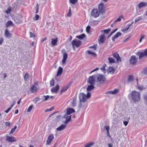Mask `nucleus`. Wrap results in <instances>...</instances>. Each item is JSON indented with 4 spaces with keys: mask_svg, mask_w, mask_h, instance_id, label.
Instances as JSON below:
<instances>
[{
    "mask_svg": "<svg viewBox=\"0 0 147 147\" xmlns=\"http://www.w3.org/2000/svg\"><path fill=\"white\" fill-rule=\"evenodd\" d=\"M105 78L102 75L97 74L89 77L88 82L90 84H94L96 82L99 84H103L105 81Z\"/></svg>",
    "mask_w": 147,
    "mask_h": 147,
    "instance_id": "obj_1",
    "label": "nucleus"
},
{
    "mask_svg": "<svg viewBox=\"0 0 147 147\" xmlns=\"http://www.w3.org/2000/svg\"><path fill=\"white\" fill-rule=\"evenodd\" d=\"M75 112L74 109L71 108H68L67 110V113L64 116V118H66L65 123L66 124L68 123L71 119V115H69L72 113Z\"/></svg>",
    "mask_w": 147,
    "mask_h": 147,
    "instance_id": "obj_2",
    "label": "nucleus"
},
{
    "mask_svg": "<svg viewBox=\"0 0 147 147\" xmlns=\"http://www.w3.org/2000/svg\"><path fill=\"white\" fill-rule=\"evenodd\" d=\"M131 96L135 102H138L140 100V94L139 92L133 91L131 93Z\"/></svg>",
    "mask_w": 147,
    "mask_h": 147,
    "instance_id": "obj_3",
    "label": "nucleus"
},
{
    "mask_svg": "<svg viewBox=\"0 0 147 147\" xmlns=\"http://www.w3.org/2000/svg\"><path fill=\"white\" fill-rule=\"evenodd\" d=\"M131 96L135 102H138L140 100V94L139 92L133 91L131 93Z\"/></svg>",
    "mask_w": 147,
    "mask_h": 147,
    "instance_id": "obj_4",
    "label": "nucleus"
},
{
    "mask_svg": "<svg viewBox=\"0 0 147 147\" xmlns=\"http://www.w3.org/2000/svg\"><path fill=\"white\" fill-rule=\"evenodd\" d=\"M82 44V42L79 40L74 39L72 42V45L73 50H75V47L78 48L80 47Z\"/></svg>",
    "mask_w": 147,
    "mask_h": 147,
    "instance_id": "obj_5",
    "label": "nucleus"
},
{
    "mask_svg": "<svg viewBox=\"0 0 147 147\" xmlns=\"http://www.w3.org/2000/svg\"><path fill=\"white\" fill-rule=\"evenodd\" d=\"M79 96L80 103L82 102H85L87 100L86 96L84 93H80Z\"/></svg>",
    "mask_w": 147,
    "mask_h": 147,
    "instance_id": "obj_6",
    "label": "nucleus"
},
{
    "mask_svg": "<svg viewBox=\"0 0 147 147\" xmlns=\"http://www.w3.org/2000/svg\"><path fill=\"white\" fill-rule=\"evenodd\" d=\"M137 55L139 57L140 59H141L144 56L147 57V49H145L143 52H138L136 53Z\"/></svg>",
    "mask_w": 147,
    "mask_h": 147,
    "instance_id": "obj_7",
    "label": "nucleus"
},
{
    "mask_svg": "<svg viewBox=\"0 0 147 147\" xmlns=\"http://www.w3.org/2000/svg\"><path fill=\"white\" fill-rule=\"evenodd\" d=\"M37 85V82H35L34 85H33L31 86L30 89L31 93H35L38 91V88L37 87L35 86Z\"/></svg>",
    "mask_w": 147,
    "mask_h": 147,
    "instance_id": "obj_8",
    "label": "nucleus"
},
{
    "mask_svg": "<svg viewBox=\"0 0 147 147\" xmlns=\"http://www.w3.org/2000/svg\"><path fill=\"white\" fill-rule=\"evenodd\" d=\"M99 11L97 9H93L91 13V16L94 18H96L98 17L100 15Z\"/></svg>",
    "mask_w": 147,
    "mask_h": 147,
    "instance_id": "obj_9",
    "label": "nucleus"
},
{
    "mask_svg": "<svg viewBox=\"0 0 147 147\" xmlns=\"http://www.w3.org/2000/svg\"><path fill=\"white\" fill-rule=\"evenodd\" d=\"M138 58H136L135 56H131L129 59V62L132 65L135 64L137 61Z\"/></svg>",
    "mask_w": 147,
    "mask_h": 147,
    "instance_id": "obj_10",
    "label": "nucleus"
},
{
    "mask_svg": "<svg viewBox=\"0 0 147 147\" xmlns=\"http://www.w3.org/2000/svg\"><path fill=\"white\" fill-rule=\"evenodd\" d=\"M6 141L9 142H14L17 141L16 139L13 136H6Z\"/></svg>",
    "mask_w": 147,
    "mask_h": 147,
    "instance_id": "obj_11",
    "label": "nucleus"
},
{
    "mask_svg": "<svg viewBox=\"0 0 147 147\" xmlns=\"http://www.w3.org/2000/svg\"><path fill=\"white\" fill-rule=\"evenodd\" d=\"M54 138V136L53 134H51L49 135L47 138V143L46 144V145H49L50 144L51 141Z\"/></svg>",
    "mask_w": 147,
    "mask_h": 147,
    "instance_id": "obj_12",
    "label": "nucleus"
},
{
    "mask_svg": "<svg viewBox=\"0 0 147 147\" xmlns=\"http://www.w3.org/2000/svg\"><path fill=\"white\" fill-rule=\"evenodd\" d=\"M98 8L99 9V11L101 13H105V10L104 6V4L102 3H100L98 6Z\"/></svg>",
    "mask_w": 147,
    "mask_h": 147,
    "instance_id": "obj_13",
    "label": "nucleus"
},
{
    "mask_svg": "<svg viewBox=\"0 0 147 147\" xmlns=\"http://www.w3.org/2000/svg\"><path fill=\"white\" fill-rule=\"evenodd\" d=\"M105 39V36L104 34L101 35L99 36V39L98 40L99 43H103L104 42Z\"/></svg>",
    "mask_w": 147,
    "mask_h": 147,
    "instance_id": "obj_14",
    "label": "nucleus"
},
{
    "mask_svg": "<svg viewBox=\"0 0 147 147\" xmlns=\"http://www.w3.org/2000/svg\"><path fill=\"white\" fill-rule=\"evenodd\" d=\"M147 5V2H140L138 5L139 9L141 8L144 7Z\"/></svg>",
    "mask_w": 147,
    "mask_h": 147,
    "instance_id": "obj_15",
    "label": "nucleus"
},
{
    "mask_svg": "<svg viewBox=\"0 0 147 147\" xmlns=\"http://www.w3.org/2000/svg\"><path fill=\"white\" fill-rule=\"evenodd\" d=\"M59 89V86L58 84H57L55 87L52 88L51 90L52 92L56 93L57 92Z\"/></svg>",
    "mask_w": 147,
    "mask_h": 147,
    "instance_id": "obj_16",
    "label": "nucleus"
},
{
    "mask_svg": "<svg viewBox=\"0 0 147 147\" xmlns=\"http://www.w3.org/2000/svg\"><path fill=\"white\" fill-rule=\"evenodd\" d=\"M67 57L68 55L67 54L66 52H64L63 53V57L62 61L63 64H64L65 63Z\"/></svg>",
    "mask_w": 147,
    "mask_h": 147,
    "instance_id": "obj_17",
    "label": "nucleus"
},
{
    "mask_svg": "<svg viewBox=\"0 0 147 147\" xmlns=\"http://www.w3.org/2000/svg\"><path fill=\"white\" fill-rule=\"evenodd\" d=\"M58 42L57 38L55 39L52 38L51 43L53 46H55L57 45V42Z\"/></svg>",
    "mask_w": 147,
    "mask_h": 147,
    "instance_id": "obj_18",
    "label": "nucleus"
},
{
    "mask_svg": "<svg viewBox=\"0 0 147 147\" xmlns=\"http://www.w3.org/2000/svg\"><path fill=\"white\" fill-rule=\"evenodd\" d=\"M113 57L116 59L117 61H121L120 57L117 53H115L113 54Z\"/></svg>",
    "mask_w": 147,
    "mask_h": 147,
    "instance_id": "obj_19",
    "label": "nucleus"
},
{
    "mask_svg": "<svg viewBox=\"0 0 147 147\" xmlns=\"http://www.w3.org/2000/svg\"><path fill=\"white\" fill-rule=\"evenodd\" d=\"M66 127V125H62L59 126V127L57 128L56 129L57 131H61L62 130L64 129Z\"/></svg>",
    "mask_w": 147,
    "mask_h": 147,
    "instance_id": "obj_20",
    "label": "nucleus"
},
{
    "mask_svg": "<svg viewBox=\"0 0 147 147\" xmlns=\"http://www.w3.org/2000/svg\"><path fill=\"white\" fill-rule=\"evenodd\" d=\"M5 37L7 38L10 37L11 35V34L8 32L7 29H6L5 31Z\"/></svg>",
    "mask_w": 147,
    "mask_h": 147,
    "instance_id": "obj_21",
    "label": "nucleus"
},
{
    "mask_svg": "<svg viewBox=\"0 0 147 147\" xmlns=\"http://www.w3.org/2000/svg\"><path fill=\"white\" fill-rule=\"evenodd\" d=\"M93 51H88L87 53L88 55H92L93 56L96 57V54Z\"/></svg>",
    "mask_w": 147,
    "mask_h": 147,
    "instance_id": "obj_22",
    "label": "nucleus"
},
{
    "mask_svg": "<svg viewBox=\"0 0 147 147\" xmlns=\"http://www.w3.org/2000/svg\"><path fill=\"white\" fill-rule=\"evenodd\" d=\"M63 71V69L61 67H59V68L58 71L57 73V76H59L62 73Z\"/></svg>",
    "mask_w": 147,
    "mask_h": 147,
    "instance_id": "obj_23",
    "label": "nucleus"
},
{
    "mask_svg": "<svg viewBox=\"0 0 147 147\" xmlns=\"http://www.w3.org/2000/svg\"><path fill=\"white\" fill-rule=\"evenodd\" d=\"M91 85L88 86L87 88V91H90L94 88V86H93L94 84H90Z\"/></svg>",
    "mask_w": 147,
    "mask_h": 147,
    "instance_id": "obj_24",
    "label": "nucleus"
},
{
    "mask_svg": "<svg viewBox=\"0 0 147 147\" xmlns=\"http://www.w3.org/2000/svg\"><path fill=\"white\" fill-rule=\"evenodd\" d=\"M108 71L110 73H112L113 74L114 72V69L112 67L109 66L108 67Z\"/></svg>",
    "mask_w": 147,
    "mask_h": 147,
    "instance_id": "obj_25",
    "label": "nucleus"
},
{
    "mask_svg": "<svg viewBox=\"0 0 147 147\" xmlns=\"http://www.w3.org/2000/svg\"><path fill=\"white\" fill-rule=\"evenodd\" d=\"M86 36V35L84 34H82L80 35L77 36L76 37L80 39H83Z\"/></svg>",
    "mask_w": 147,
    "mask_h": 147,
    "instance_id": "obj_26",
    "label": "nucleus"
},
{
    "mask_svg": "<svg viewBox=\"0 0 147 147\" xmlns=\"http://www.w3.org/2000/svg\"><path fill=\"white\" fill-rule=\"evenodd\" d=\"M104 127L107 130V134L108 136L110 137L111 136L109 134V130L110 129L109 126V125L107 126H105Z\"/></svg>",
    "mask_w": 147,
    "mask_h": 147,
    "instance_id": "obj_27",
    "label": "nucleus"
},
{
    "mask_svg": "<svg viewBox=\"0 0 147 147\" xmlns=\"http://www.w3.org/2000/svg\"><path fill=\"white\" fill-rule=\"evenodd\" d=\"M76 99L77 98L76 97H74V98L73 99L72 101V106L73 107H75L76 106Z\"/></svg>",
    "mask_w": 147,
    "mask_h": 147,
    "instance_id": "obj_28",
    "label": "nucleus"
},
{
    "mask_svg": "<svg viewBox=\"0 0 147 147\" xmlns=\"http://www.w3.org/2000/svg\"><path fill=\"white\" fill-rule=\"evenodd\" d=\"M15 104V102H14L13 104L10 107H9L7 110L5 111V112L6 113H8L14 105Z\"/></svg>",
    "mask_w": 147,
    "mask_h": 147,
    "instance_id": "obj_29",
    "label": "nucleus"
},
{
    "mask_svg": "<svg viewBox=\"0 0 147 147\" xmlns=\"http://www.w3.org/2000/svg\"><path fill=\"white\" fill-rule=\"evenodd\" d=\"M108 60L109 63H115V60L111 57H109Z\"/></svg>",
    "mask_w": 147,
    "mask_h": 147,
    "instance_id": "obj_30",
    "label": "nucleus"
},
{
    "mask_svg": "<svg viewBox=\"0 0 147 147\" xmlns=\"http://www.w3.org/2000/svg\"><path fill=\"white\" fill-rule=\"evenodd\" d=\"M123 16H120L119 18H118L117 19L115 20L114 22L113 23H115L117 22H120L121 21V19L122 18H123Z\"/></svg>",
    "mask_w": 147,
    "mask_h": 147,
    "instance_id": "obj_31",
    "label": "nucleus"
},
{
    "mask_svg": "<svg viewBox=\"0 0 147 147\" xmlns=\"http://www.w3.org/2000/svg\"><path fill=\"white\" fill-rule=\"evenodd\" d=\"M13 24L12 22L11 21H9L7 22L6 24V27H8L9 26L11 25L13 26Z\"/></svg>",
    "mask_w": 147,
    "mask_h": 147,
    "instance_id": "obj_32",
    "label": "nucleus"
},
{
    "mask_svg": "<svg viewBox=\"0 0 147 147\" xmlns=\"http://www.w3.org/2000/svg\"><path fill=\"white\" fill-rule=\"evenodd\" d=\"M11 11V8L9 7H8L7 9L5 11V13L7 14H10V12Z\"/></svg>",
    "mask_w": 147,
    "mask_h": 147,
    "instance_id": "obj_33",
    "label": "nucleus"
},
{
    "mask_svg": "<svg viewBox=\"0 0 147 147\" xmlns=\"http://www.w3.org/2000/svg\"><path fill=\"white\" fill-rule=\"evenodd\" d=\"M68 87H67V86H65V87H63L61 91L60 94H61V93L62 92H65V91H66L68 89Z\"/></svg>",
    "mask_w": 147,
    "mask_h": 147,
    "instance_id": "obj_34",
    "label": "nucleus"
},
{
    "mask_svg": "<svg viewBox=\"0 0 147 147\" xmlns=\"http://www.w3.org/2000/svg\"><path fill=\"white\" fill-rule=\"evenodd\" d=\"M94 144V142H92L90 143H87L86 145L84 147H91L93 146Z\"/></svg>",
    "mask_w": 147,
    "mask_h": 147,
    "instance_id": "obj_35",
    "label": "nucleus"
},
{
    "mask_svg": "<svg viewBox=\"0 0 147 147\" xmlns=\"http://www.w3.org/2000/svg\"><path fill=\"white\" fill-rule=\"evenodd\" d=\"M90 49H92V50L91 51H95L96 49V47L95 45L91 46L89 47Z\"/></svg>",
    "mask_w": 147,
    "mask_h": 147,
    "instance_id": "obj_36",
    "label": "nucleus"
},
{
    "mask_svg": "<svg viewBox=\"0 0 147 147\" xmlns=\"http://www.w3.org/2000/svg\"><path fill=\"white\" fill-rule=\"evenodd\" d=\"M110 31V29H108L102 30L101 31V32H104L106 34H108Z\"/></svg>",
    "mask_w": 147,
    "mask_h": 147,
    "instance_id": "obj_37",
    "label": "nucleus"
},
{
    "mask_svg": "<svg viewBox=\"0 0 147 147\" xmlns=\"http://www.w3.org/2000/svg\"><path fill=\"white\" fill-rule=\"evenodd\" d=\"M50 86L51 87L53 86L55 84V82L54 79H52L50 81Z\"/></svg>",
    "mask_w": 147,
    "mask_h": 147,
    "instance_id": "obj_38",
    "label": "nucleus"
},
{
    "mask_svg": "<svg viewBox=\"0 0 147 147\" xmlns=\"http://www.w3.org/2000/svg\"><path fill=\"white\" fill-rule=\"evenodd\" d=\"M128 80L129 82H131L133 80V78L132 75H130L129 76Z\"/></svg>",
    "mask_w": 147,
    "mask_h": 147,
    "instance_id": "obj_39",
    "label": "nucleus"
},
{
    "mask_svg": "<svg viewBox=\"0 0 147 147\" xmlns=\"http://www.w3.org/2000/svg\"><path fill=\"white\" fill-rule=\"evenodd\" d=\"M119 91V89H115L113 90L112 91V94H116Z\"/></svg>",
    "mask_w": 147,
    "mask_h": 147,
    "instance_id": "obj_40",
    "label": "nucleus"
},
{
    "mask_svg": "<svg viewBox=\"0 0 147 147\" xmlns=\"http://www.w3.org/2000/svg\"><path fill=\"white\" fill-rule=\"evenodd\" d=\"M106 66V65L105 64H104L103 65V67L102 68H101V69L103 71L105 72V67Z\"/></svg>",
    "mask_w": 147,
    "mask_h": 147,
    "instance_id": "obj_41",
    "label": "nucleus"
},
{
    "mask_svg": "<svg viewBox=\"0 0 147 147\" xmlns=\"http://www.w3.org/2000/svg\"><path fill=\"white\" fill-rule=\"evenodd\" d=\"M29 75L27 73H26L24 75V78L25 80H27L29 78Z\"/></svg>",
    "mask_w": 147,
    "mask_h": 147,
    "instance_id": "obj_42",
    "label": "nucleus"
},
{
    "mask_svg": "<svg viewBox=\"0 0 147 147\" xmlns=\"http://www.w3.org/2000/svg\"><path fill=\"white\" fill-rule=\"evenodd\" d=\"M78 1V0H69L70 3L73 4H75Z\"/></svg>",
    "mask_w": 147,
    "mask_h": 147,
    "instance_id": "obj_43",
    "label": "nucleus"
},
{
    "mask_svg": "<svg viewBox=\"0 0 147 147\" xmlns=\"http://www.w3.org/2000/svg\"><path fill=\"white\" fill-rule=\"evenodd\" d=\"M91 27L89 26H87L86 28V32L88 33H89L90 31V30Z\"/></svg>",
    "mask_w": 147,
    "mask_h": 147,
    "instance_id": "obj_44",
    "label": "nucleus"
},
{
    "mask_svg": "<svg viewBox=\"0 0 147 147\" xmlns=\"http://www.w3.org/2000/svg\"><path fill=\"white\" fill-rule=\"evenodd\" d=\"M33 107V105L30 106L28 108V109L27 110V112H30L31 111Z\"/></svg>",
    "mask_w": 147,
    "mask_h": 147,
    "instance_id": "obj_45",
    "label": "nucleus"
},
{
    "mask_svg": "<svg viewBox=\"0 0 147 147\" xmlns=\"http://www.w3.org/2000/svg\"><path fill=\"white\" fill-rule=\"evenodd\" d=\"M137 88L138 89L140 90H141L143 89V87L142 86H140L138 85V84L137 85Z\"/></svg>",
    "mask_w": 147,
    "mask_h": 147,
    "instance_id": "obj_46",
    "label": "nucleus"
},
{
    "mask_svg": "<svg viewBox=\"0 0 147 147\" xmlns=\"http://www.w3.org/2000/svg\"><path fill=\"white\" fill-rule=\"evenodd\" d=\"M40 18V16L39 15L37 14H36L35 15V18H34V20H39Z\"/></svg>",
    "mask_w": 147,
    "mask_h": 147,
    "instance_id": "obj_47",
    "label": "nucleus"
},
{
    "mask_svg": "<svg viewBox=\"0 0 147 147\" xmlns=\"http://www.w3.org/2000/svg\"><path fill=\"white\" fill-rule=\"evenodd\" d=\"M71 16V8L69 7V10L68 13L67 15V16L68 17H70Z\"/></svg>",
    "mask_w": 147,
    "mask_h": 147,
    "instance_id": "obj_48",
    "label": "nucleus"
},
{
    "mask_svg": "<svg viewBox=\"0 0 147 147\" xmlns=\"http://www.w3.org/2000/svg\"><path fill=\"white\" fill-rule=\"evenodd\" d=\"M5 125L7 127H9L11 125V123L9 121H7L5 123Z\"/></svg>",
    "mask_w": 147,
    "mask_h": 147,
    "instance_id": "obj_49",
    "label": "nucleus"
},
{
    "mask_svg": "<svg viewBox=\"0 0 147 147\" xmlns=\"http://www.w3.org/2000/svg\"><path fill=\"white\" fill-rule=\"evenodd\" d=\"M142 73L144 74L147 75V68L144 69L142 71Z\"/></svg>",
    "mask_w": 147,
    "mask_h": 147,
    "instance_id": "obj_50",
    "label": "nucleus"
},
{
    "mask_svg": "<svg viewBox=\"0 0 147 147\" xmlns=\"http://www.w3.org/2000/svg\"><path fill=\"white\" fill-rule=\"evenodd\" d=\"M43 96L45 97V99H44V100L46 101L49 98L50 96L49 95L47 96Z\"/></svg>",
    "mask_w": 147,
    "mask_h": 147,
    "instance_id": "obj_51",
    "label": "nucleus"
},
{
    "mask_svg": "<svg viewBox=\"0 0 147 147\" xmlns=\"http://www.w3.org/2000/svg\"><path fill=\"white\" fill-rule=\"evenodd\" d=\"M133 23V22H132L130 24H128V27H126L125 29V30H128L130 28V26Z\"/></svg>",
    "mask_w": 147,
    "mask_h": 147,
    "instance_id": "obj_52",
    "label": "nucleus"
},
{
    "mask_svg": "<svg viewBox=\"0 0 147 147\" xmlns=\"http://www.w3.org/2000/svg\"><path fill=\"white\" fill-rule=\"evenodd\" d=\"M142 19V18L141 17H139L138 18L136 19L135 20V23H136L139 21L140 20Z\"/></svg>",
    "mask_w": 147,
    "mask_h": 147,
    "instance_id": "obj_53",
    "label": "nucleus"
},
{
    "mask_svg": "<svg viewBox=\"0 0 147 147\" xmlns=\"http://www.w3.org/2000/svg\"><path fill=\"white\" fill-rule=\"evenodd\" d=\"M30 37H35V35H34V33H32V32H30Z\"/></svg>",
    "mask_w": 147,
    "mask_h": 147,
    "instance_id": "obj_54",
    "label": "nucleus"
},
{
    "mask_svg": "<svg viewBox=\"0 0 147 147\" xmlns=\"http://www.w3.org/2000/svg\"><path fill=\"white\" fill-rule=\"evenodd\" d=\"M118 37L115 34V35L112 38V40L114 41H115V40Z\"/></svg>",
    "mask_w": 147,
    "mask_h": 147,
    "instance_id": "obj_55",
    "label": "nucleus"
},
{
    "mask_svg": "<svg viewBox=\"0 0 147 147\" xmlns=\"http://www.w3.org/2000/svg\"><path fill=\"white\" fill-rule=\"evenodd\" d=\"M118 37L115 34V35L112 38V40L114 41H115V40Z\"/></svg>",
    "mask_w": 147,
    "mask_h": 147,
    "instance_id": "obj_56",
    "label": "nucleus"
},
{
    "mask_svg": "<svg viewBox=\"0 0 147 147\" xmlns=\"http://www.w3.org/2000/svg\"><path fill=\"white\" fill-rule=\"evenodd\" d=\"M145 36L144 35H142L141 36L139 40V42H140L142 41V40L145 37Z\"/></svg>",
    "mask_w": 147,
    "mask_h": 147,
    "instance_id": "obj_57",
    "label": "nucleus"
},
{
    "mask_svg": "<svg viewBox=\"0 0 147 147\" xmlns=\"http://www.w3.org/2000/svg\"><path fill=\"white\" fill-rule=\"evenodd\" d=\"M54 109V108L53 107H52L51 108L49 109H47L46 111V112H47V111H51L52 110H53Z\"/></svg>",
    "mask_w": 147,
    "mask_h": 147,
    "instance_id": "obj_58",
    "label": "nucleus"
},
{
    "mask_svg": "<svg viewBox=\"0 0 147 147\" xmlns=\"http://www.w3.org/2000/svg\"><path fill=\"white\" fill-rule=\"evenodd\" d=\"M128 122L129 120H128L127 121H123V124L125 126H126L127 125Z\"/></svg>",
    "mask_w": 147,
    "mask_h": 147,
    "instance_id": "obj_59",
    "label": "nucleus"
},
{
    "mask_svg": "<svg viewBox=\"0 0 147 147\" xmlns=\"http://www.w3.org/2000/svg\"><path fill=\"white\" fill-rule=\"evenodd\" d=\"M86 96V98L87 99L88 98H89L90 97L91 94L90 93L88 92L87 94V95Z\"/></svg>",
    "mask_w": 147,
    "mask_h": 147,
    "instance_id": "obj_60",
    "label": "nucleus"
},
{
    "mask_svg": "<svg viewBox=\"0 0 147 147\" xmlns=\"http://www.w3.org/2000/svg\"><path fill=\"white\" fill-rule=\"evenodd\" d=\"M115 34L118 37L121 35V33L120 32H118Z\"/></svg>",
    "mask_w": 147,
    "mask_h": 147,
    "instance_id": "obj_61",
    "label": "nucleus"
},
{
    "mask_svg": "<svg viewBox=\"0 0 147 147\" xmlns=\"http://www.w3.org/2000/svg\"><path fill=\"white\" fill-rule=\"evenodd\" d=\"M15 131V130L13 129H12L9 132L10 134H12Z\"/></svg>",
    "mask_w": 147,
    "mask_h": 147,
    "instance_id": "obj_62",
    "label": "nucleus"
},
{
    "mask_svg": "<svg viewBox=\"0 0 147 147\" xmlns=\"http://www.w3.org/2000/svg\"><path fill=\"white\" fill-rule=\"evenodd\" d=\"M3 41V38H1L0 39V45H1Z\"/></svg>",
    "mask_w": 147,
    "mask_h": 147,
    "instance_id": "obj_63",
    "label": "nucleus"
},
{
    "mask_svg": "<svg viewBox=\"0 0 147 147\" xmlns=\"http://www.w3.org/2000/svg\"><path fill=\"white\" fill-rule=\"evenodd\" d=\"M108 147H112L113 145L112 144L109 143L108 144Z\"/></svg>",
    "mask_w": 147,
    "mask_h": 147,
    "instance_id": "obj_64",
    "label": "nucleus"
}]
</instances>
